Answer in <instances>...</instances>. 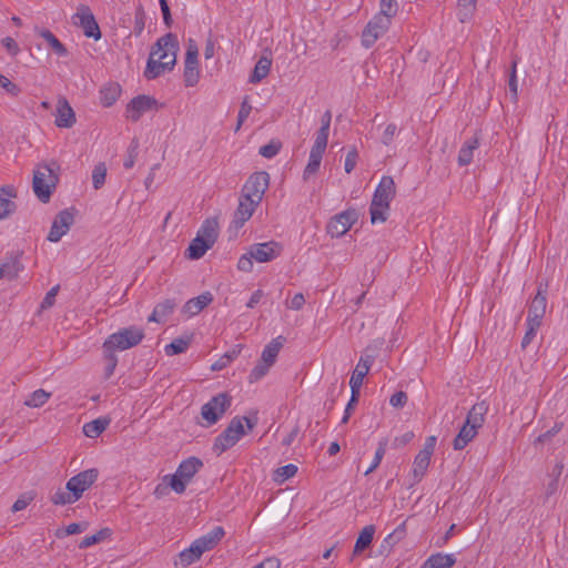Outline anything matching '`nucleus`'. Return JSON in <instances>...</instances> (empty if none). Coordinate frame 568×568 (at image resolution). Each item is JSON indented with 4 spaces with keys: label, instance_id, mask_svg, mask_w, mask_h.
Returning a JSON list of instances; mask_svg holds the SVG:
<instances>
[{
    "label": "nucleus",
    "instance_id": "obj_45",
    "mask_svg": "<svg viewBox=\"0 0 568 568\" xmlns=\"http://www.w3.org/2000/svg\"><path fill=\"white\" fill-rule=\"evenodd\" d=\"M111 529L109 528H102L98 532L87 536L82 539V541L79 545V548L84 549L89 548L95 544H99L105 539H108L111 536Z\"/></svg>",
    "mask_w": 568,
    "mask_h": 568
},
{
    "label": "nucleus",
    "instance_id": "obj_49",
    "mask_svg": "<svg viewBox=\"0 0 568 568\" xmlns=\"http://www.w3.org/2000/svg\"><path fill=\"white\" fill-rule=\"evenodd\" d=\"M106 176V166L104 163H99L92 171V184L95 190L103 186Z\"/></svg>",
    "mask_w": 568,
    "mask_h": 568
},
{
    "label": "nucleus",
    "instance_id": "obj_30",
    "mask_svg": "<svg viewBox=\"0 0 568 568\" xmlns=\"http://www.w3.org/2000/svg\"><path fill=\"white\" fill-rule=\"evenodd\" d=\"M176 307V303L174 300H165L163 302H160L155 305L153 312L149 316V322L154 323H161L163 322L169 315H171Z\"/></svg>",
    "mask_w": 568,
    "mask_h": 568
},
{
    "label": "nucleus",
    "instance_id": "obj_55",
    "mask_svg": "<svg viewBox=\"0 0 568 568\" xmlns=\"http://www.w3.org/2000/svg\"><path fill=\"white\" fill-rule=\"evenodd\" d=\"M526 324H527V331L521 341L523 348H526L531 343V341L534 339V337L537 334V331L541 326V324H539L537 322H527L526 321Z\"/></svg>",
    "mask_w": 568,
    "mask_h": 568
},
{
    "label": "nucleus",
    "instance_id": "obj_61",
    "mask_svg": "<svg viewBox=\"0 0 568 568\" xmlns=\"http://www.w3.org/2000/svg\"><path fill=\"white\" fill-rule=\"evenodd\" d=\"M475 8H476V6L464 4V3L459 4L458 3L457 16H458L459 21L463 22V23L468 21L473 17Z\"/></svg>",
    "mask_w": 568,
    "mask_h": 568
},
{
    "label": "nucleus",
    "instance_id": "obj_25",
    "mask_svg": "<svg viewBox=\"0 0 568 568\" xmlns=\"http://www.w3.org/2000/svg\"><path fill=\"white\" fill-rule=\"evenodd\" d=\"M489 405L481 400L476 403L467 414L465 424L479 429L485 423V416L488 413Z\"/></svg>",
    "mask_w": 568,
    "mask_h": 568
},
{
    "label": "nucleus",
    "instance_id": "obj_5",
    "mask_svg": "<svg viewBox=\"0 0 568 568\" xmlns=\"http://www.w3.org/2000/svg\"><path fill=\"white\" fill-rule=\"evenodd\" d=\"M203 467V462L197 457H189L181 462L175 474L164 476V480H169V485L176 494H183L186 484Z\"/></svg>",
    "mask_w": 568,
    "mask_h": 568
},
{
    "label": "nucleus",
    "instance_id": "obj_31",
    "mask_svg": "<svg viewBox=\"0 0 568 568\" xmlns=\"http://www.w3.org/2000/svg\"><path fill=\"white\" fill-rule=\"evenodd\" d=\"M478 434V429L464 423L463 427L454 438L453 447L455 450L464 449Z\"/></svg>",
    "mask_w": 568,
    "mask_h": 568
},
{
    "label": "nucleus",
    "instance_id": "obj_4",
    "mask_svg": "<svg viewBox=\"0 0 568 568\" xmlns=\"http://www.w3.org/2000/svg\"><path fill=\"white\" fill-rule=\"evenodd\" d=\"M144 338V331L138 326H129L111 334L103 343V352H123L139 345Z\"/></svg>",
    "mask_w": 568,
    "mask_h": 568
},
{
    "label": "nucleus",
    "instance_id": "obj_35",
    "mask_svg": "<svg viewBox=\"0 0 568 568\" xmlns=\"http://www.w3.org/2000/svg\"><path fill=\"white\" fill-rule=\"evenodd\" d=\"M213 245L209 244L201 236H195L187 247V257L191 260L201 258Z\"/></svg>",
    "mask_w": 568,
    "mask_h": 568
},
{
    "label": "nucleus",
    "instance_id": "obj_33",
    "mask_svg": "<svg viewBox=\"0 0 568 568\" xmlns=\"http://www.w3.org/2000/svg\"><path fill=\"white\" fill-rule=\"evenodd\" d=\"M430 459L432 456L422 453H418L415 456L412 470L414 483H419L422 478L425 476L429 467Z\"/></svg>",
    "mask_w": 568,
    "mask_h": 568
},
{
    "label": "nucleus",
    "instance_id": "obj_20",
    "mask_svg": "<svg viewBox=\"0 0 568 568\" xmlns=\"http://www.w3.org/2000/svg\"><path fill=\"white\" fill-rule=\"evenodd\" d=\"M374 362L372 355H362L349 379L351 390L359 393L365 376Z\"/></svg>",
    "mask_w": 568,
    "mask_h": 568
},
{
    "label": "nucleus",
    "instance_id": "obj_28",
    "mask_svg": "<svg viewBox=\"0 0 568 568\" xmlns=\"http://www.w3.org/2000/svg\"><path fill=\"white\" fill-rule=\"evenodd\" d=\"M455 562V555L437 552L428 557L420 568H452Z\"/></svg>",
    "mask_w": 568,
    "mask_h": 568
},
{
    "label": "nucleus",
    "instance_id": "obj_3",
    "mask_svg": "<svg viewBox=\"0 0 568 568\" xmlns=\"http://www.w3.org/2000/svg\"><path fill=\"white\" fill-rule=\"evenodd\" d=\"M395 194L396 187L393 178L384 175L373 194L369 206L371 221L373 224L382 223L387 220L389 205Z\"/></svg>",
    "mask_w": 568,
    "mask_h": 568
},
{
    "label": "nucleus",
    "instance_id": "obj_50",
    "mask_svg": "<svg viewBox=\"0 0 568 568\" xmlns=\"http://www.w3.org/2000/svg\"><path fill=\"white\" fill-rule=\"evenodd\" d=\"M271 367H272L271 364L261 359V362L257 363L256 366L251 371V373L248 375V382L251 384L256 383L257 381L263 378L268 373Z\"/></svg>",
    "mask_w": 568,
    "mask_h": 568
},
{
    "label": "nucleus",
    "instance_id": "obj_59",
    "mask_svg": "<svg viewBox=\"0 0 568 568\" xmlns=\"http://www.w3.org/2000/svg\"><path fill=\"white\" fill-rule=\"evenodd\" d=\"M357 160H358V152H357L356 148H352L347 152L346 158H345L344 169H345L346 173H351L355 169Z\"/></svg>",
    "mask_w": 568,
    "mask_h": 568
},
{
    "label": "nucleus",
    "instance_id": "obj_63",
    "mask_svg": "<svg viewBox=\"0 0 568 568\" xmlns=\"http://www.w3.org/2000/svg\"><path fill=\"white\" fill-rule=\"evenodd\" d=\"M407 399H408L407 394L403 390H399L392 395V397L389 399V404L393 407L402 408L406 405Z\"/></svg>",
    "mask_w": 568,
    "mask_h": 568
},
{
    "label": "nucleus",
    "instance_id": "obj_29",
    "mask_svg": "<svg viewBox=\"0 0 568 568\" xmlns=\"http://www.w3.org/2000/svg\"><path fill=\"white\" fill-rule=\"evenodd\" d=\"M196 236H201V239L209 242V244L214 245L219 236V221L216 217L206 219L200 230L197 231Z\"/></svg>",
    "mask_w": 568,
    "mask_h": 568
},
{
    "label": "nucleus",
    "instance_id": "obj_51",
    "mask_svg": "<svg viewBox=\"0 0 568 568\" xmlns=\"http://www.w3.org/2000/svg\"><path fill=\"white\" fill-rule=\"evenodd\" d=\"M282 148V143L278 140H271L267 144L260 148L258 153L263 158L272 159L276 156Z\"/></svg>",
    "mask_w": 568,
    "mask_h": 568
},
{
    "label": "nucleus",
    "instance_id": "obj_46",
    "mask_svg": "<svg viewBox=\"0 0 568 568\" xmlns=\"http://www.w3.org/2000/svg\"><path fill=\"white\" fill-rule=\"evenodd\" d=\"M51 501L54 505L64 506L77 503L79 499L71 490L58 489L52 496Z\"/></svg>",
    "mask_w": 568,
    "mask_h": 568
},
{
    "label": "nucleus",
    "instance_id": "obj_17",
    "mask_svg": "<svg viewBox=\"0 0 568 568\" xmlns=\"http://www.w3.org/2000/svg\"><path fill=\"white\" fill-rule=\"evenodd\" d=\"M74 222V216L69 210H63L54 217L50 232L48 234V241L57 243L63 235H65L71 225Z\"/></svg>",
    "mask_w": 568,
    "mask_h": 568
},
{
    "label": "nucleus",
    "instance_id": "obj_14",
    "mask_svg": "<svg viewBox=\"0 0 568 568\" xmlns=\"http://www.w3.org/2000/svg\"><path fill=\"white\" fill-rule=\"evenodd\" d=\"M158 101L149 95H138L133 98L126 105L125 116L132 122H138L148 111L155 108Z\"/></svg>",
    "mask_w": 568,
    "mask_h": 568
},
{
    "label": "nucleus",
    "instance_id": "obj_34",
    "mask_svg": "<svg viewBox=\"0 0 568 568\" xmlns=\"http://www.w3.org/2000/svg\"><path fill=\"white\" fill-rule=\"evenodd\" d=\"M120 95H121L120 85L116 83H111L109 85L103 87L100 90V103L104 108H110L118 101Z\"/></svg>",
    "mask_w": 568,
    "mask_h": 568
},
{
    "label": "nucleus",
    "instance_id": "obj_8",
    "mask_svg": "<svg viewBox=\"0 0 568 568\" xmlns=\"http://www.w3.org/2000/svg\"><path fill=\"white\" fill-rule=\"evenodd\" d=\"M183 78L187 88L196 85L200 80L199 47L193 39H189L186 43Z\"/></svg>",
    "mask_w": 568,
    "mask_h": 568
},
{
    "label": "nucleus",
    "instance_id": "obj_23",
    "mask_svg": "<svg viewBox=\"0 0 568 568\" xmlns=\"http://www.w3.org/2000/svg\"><path fill=\"white\" fill-rule=\"evenodd\" d=\"M175 65V58L169 59L168 61H160L150 54L146 67L144 70V77L148 80H153L163 74L166 71H171Z\"/></svg>",
    "mask_w": 568,
    "mask_h": 568
},
{
    "label": "nucleus",
    "instance_id": "obj_19",
    "mask_svg": "<svg viewBox=\"0 0 568 568\" xmlns=\"http://www.w3.org/2000/svg\"><path fill=\"white\" fill-rule=\"evenodd\" d=\"M17 197V189L11 184L0 187V221L9 217L17 210L13 199Z\"/></svg>",
    "mask_w": 568,
    "mask_h": 568
},
{
    "label": "nucleus",
    "instance_id": "obj_27",
    "mask_svg": "<svg viewBox=\"0 0 568 568\" xmlns=\"http://www.w3.org/2000/svg\"><path fill=\"white\" fill-rule=\"evenodd\" d=\"M272 67V59L267 55H262L257 62L255 63V67L248 78V82L252 84L260 83L263 79H265Z\"/></svg>",
    "mask_w": 568,
    "mask_h": 568
},
{
    "label": "nucleus",
    "instance_id": "obj_40",
    "mask_svg": "<svg viewBox=\"0 0 568 568\" xmlns=\"http://www.w3.org/2000/svg\"><path fill=\"white\" fill-rule=\"evenodd\" d=\"M2 271H4V277L9 280H14L18 277L19 273L23 270L22 264L20 263L17 256L8 257L1 264Z\"/></svg>",
    "mask_w": 568,
    "mask_h": 568
},
{
    "label": "nucleus",
    "instance_id": "obj_56",
    "mask_svg": "<svg viewBox=\"0 0 568 568\" xmlns=\"http://www.w3.org/2000/svg\"><path fill=\"white\" fill-rule=\"evenodd\" d=\"M379 7L381 10L378 13L386 14L390 19H393L398 11V3L396 0H381Z\"/></svg>",
    "mask_w": 568,
    "mask_h": 568
},
{
    "label": "nucleus",
    "instance_id": "obj_41",
    "mask_svg": "<svg viewBox=\"0 0 568 568\" xmlns=\"http://www.w3.org/2000/svg\"><path fill=\"white\" fill-rule=\"evenodd\" d=\"M40 36L47 41L54 53H57L59 57H65L68 54V50L64 44L50 30H42Z\"/></svg>",
    "mask_w": 568,
    "mask_h": 568
},
{
    "label": "nucleus",
    "instance_id": "obj_12",
    "mask_svg": "<svg viewBox=\"0 0 568 568\" xmlns=\"http://www.w3.org/2000/svg\"><path fill=\"white\" fill-rule=\"evenodd\" d=\"M358 214L355 210H347L333 216L326 231L332 237H339L344 235L357 221Z\"/></svg>",
    "mask_w": 568,
    "mask_h": 568
},
{
    "label": "nucleus",
    "instance_id": "obj_2",
    "mask_svg": "<svg viewBox=\"0 0 568 568\" xmlns=\"http://www.w3.org/2000/svg\"><path fill=\"white\" fill-rule=\"evenodd\" d=\"M60 166L57 162L38 164L33 171L32 187L42 203H48L59 183Z\"/></svg>",
    "mask_w": 568,
    "mask_h": 568
},
{
    "label": "nucleus",
    "instance_id": "obj_47",
    "mask_svg": "<svg viewBox=\"0 0 568 568\" xmlns=\"http://www.w3.org/2000/svg\"><path fill=\"white\" fill-rule=\"evenodd\" d=\"M517 63H518V60L515 58L511 62L509 79H508V87H509L513 102H517V100H518Z\"/></svg>",
    "mask_w": 568,
    "mask_h": 568
},
{
    "label": "nucleus",
    "instance_id": "obj_60",
    "mask_svg": "<svg viewBox=\"0 0 568 568\" xmlns=\"http://www.w3.org/2000/svg\"><path fill=\"white\" fill-rule=\"evenodd\" d=\"M0 87L12 97H18L21 93V89L2 74H0Z\"/></svg>",
    "mask_w": 568,
    "mask_h": 568
},
{
    "label": "nucleus",
    "instance_id": "obj_32",
    "mask_svg": "<svg viewBox=\"0 0 568 568\" xmlns=\"http://www.w3.org/2000/svg\"><path fill=\"white\" fill-rule=\"evenodd\" d=\"M479 146V140L478 138L474 136L471 139H468L463 146L460 148L458 152L457 162L460 166H466L471 163L474 151L478 149Z\"/></svg>",
    "mask_w": 568,
    "mask_h": 568
},
{
    "label": "nucleus",
    "instance_id": "obj_52",
    "mask_svg": "<svg viewBox=\"0 0 568 568\" xmlns=\"http://www.w3.org/2000/svg\"><path fill=\"white\" fill-rule=\"evenodd\" d=\"M297 473V466L294 464H287L283 467L277 468L275 473V480L278 483H283L290 478H292Z\"/></svg>",
    "mask_w": 568,
    "mask_h": 568
},
{
    "label": "nucleus",
    "instance_id": "obj_48",
    "mask_svg": "<svg viewBox=\"0 0 568 568\" xmlns=\"http://www.w3.org/2000/svg\"><path fill=\"white\" fill-rule=\"evenodd\" d=\"M386 448H387V440L386 439L381 440L378 443L377 449L375 452L374 459H373L371 466L365 471L366 476L369 475L371 473H373L379 466L382 459L384 458V456L386 454Z\"/></svg>",
    "mask_w": 568,
    "mask_h": 568
},
{
    "label": "nucleus",
    "instance_id": "obj_7",
    "mask_svg": "<svg viewBox=\"0 0 568 568\" xmlns=\"http://www.w3.org/2000/svg\"><path fill=\"white\" fill-rule=\"evenodd\" d=\"M392 19L386 14L376 13L362 32V44L371 48L389 29Z\"/></svg>",
    "mask_w": 568,
    "mask_h": 568
},
{
    "label": "nucleus",
    "instance_id": "obj_1",
    "mask_svg": "<svg viewBox=\"0 0 568 568\" xmlns=\"http://www.w3.org/2000/svg\"><path fill=\"white\" fill-rule=\"evenodd\" d=\"M256 420L248 417L235 416L231 419L227 427L215 438L213 452L221 455L235 446L247 432H252Z\"/></svg>",
    "mask_w": 568,
    "mask_h": 568
},
{
    "label": "nucleus",
    "instance_id": "obj_62",
    "mask_svg": "<svg viewBox=\"0 0 568 568\" xmlns=\"http://www.w3.org/2000/svg\"><path fill=\"white\" fill-rule=\"evenodd\" d=\"M253 257L250 254V251H247L246 254H243L239 261H237V268L242 272H252L253 270Z\"/></svg>",
    "mask_w": 568,
    "mask_h": 568
},
{
    "label": "nucleus",
    "instance_id": "obj_58",
    "mask_svg": "<svg viewBox=\"0 0 568 568\" xmlns=\"http://www.w3.org/2000/svg\"><path fill=\"white\" fill-rule=\"evenodd\" d=\"M252 111V105L248 103L247 98H245L240 106L239 114H237V125L236 130L241 128L243 122L248 118L250 113Z\"/></svg>",
    "mask_w": 568,
    "mask_h": 568
},
{
    "label": "nucleus",
    "instance_id": "obj_16",
    "mask_svg": "<svg viewBox=\"0 0 568 568\" xmlns=\"http://www.w3.org/2000/svg\"><path fill=\"white\" fill-rule=\"evenodd\" d=\"M251 256L258 263H267L280 256L282 246L275 241L256 243L248 248Z\"/></svg>",
    "mask_w": 568,
    "mask_h": 568
},
{
    "label": "nucleus",
    "instance_id": "obj_43",
    "mask_svg": "<svg viewBox=\"0 0 568 568\" xmlns=\"http://www.w3.org/2000/svg\"><path fill=\"white\" fill-rule=\"evenodd\" d=\"M203 554L200 552L197 546L193 541L189 548L182 550L179 554L180 561L184 567H187L192 565L193 562L197 561Z\"/></svg>",
    "mask_w": 568,
    "mask_h": 568
},
{
    "label": "nucleus",
    "instance_id": "obj_42",
    "mask_svg": "<svg viewBox=\"0 0 568 568\" xmlns=\"http://www.w3.org/2000/svg\"><path fill=\"white\" fill-rule=\"evenodd\" d=\"M332 121V112L326 110L321 119V128L316 132L315 141L327 144L329 126Z\"/></svg>",
    "mask_w": 568,
    "mask_h": 568
},
{
    "label": "nucleus",
    "instance_id": "obj_38",
    "mask_svg": "<svg viewBox=\"0 0 568 568\" xmlns=\"http://www.w3.org/2000/svg\"><path fill=\"white\" fill-rule=\"evenodd\" d=\"M191 336H182L174 338L170 344L165 346V354L169 356H173L186 352L191 344Z\"/></svg>",
    "mask_w": 568,
    "mask_h": 568
},
{
    "label": "nucleus",
    "instance_id": "obj_53",
    "mask_svg": "<svg viewBox=\"0 0 568 568\" xmlns=\"http://www.w3.org/2000/svg\"><path fill=\"white\" fill-rule=\"evenodd\" d=\"M138 149H139V142L136 140H132L128 148L126 156L123 162V166L126 170H130L134 166V163H135V160H136L138 153H139Z\"/></svg>",
    "mask_w": 568,
    "mask_h": 568
},
{
    "label": "nucleus",
    "instance_id": "obj_21",
    "mask_svg": "<svg viewBox=\"0 0 568 568\" xmlns=\"http://www.w3.org/2000/svg\"><path fill=\"white\" fill-rule=\"evenodd\" d=\"M75 123V113L65 98H59L57 103L54 124L58 128L69 129Z\"/></svg>",
    "mask_w": 568,
    "mask_h": 568
},
{
    "label": "nucleus",
    "instance_id": "obj_18",
    "mask_svg": "<svg viewBox=\"0 0 568 568\" xmlns=\"http://www.w3.org/2000/svg\"><path fill=\"white\" fill-rule=\"evenodd\" d=\"M258 204L260 203L253 202V200H250L241 195L239 206L233 215L232 226L235 230L241 229L245 224V222L251 219Z\"/></svg>",
    "mask_w": 568,
    "mask_h": 568
},
{
    "label": "nucleus",
    "instance_id": "obj_54",
    "mask_svg": "<svg viewBox=\"0 0 568 568\" xmlns=\"http://www.w3.org/2000/svg\"><path fill=\"white\" fill-rule=\"evenodd\" d=\"M406 536V525L405 523H402L394 531L387 535V537L384 539V544H387L388 546H393L399 540H402Z\"/></svg>",
    "mask_w": 568,
    "mask_h": 568
},
{
    "label": "nucleus",
    "instance_id": "obj_15",
    "mask_svg": "<svg viewBox=\"0 0 568 568\" xmlns=\"http://www.w3.org/2000/svg\"><path fill=\"white\" fill-rule=\"evenodd\" d=\"M547 283H539L537 293L528 310L527 322H537L541 324L547 307Z\"/></svg>",
    "mask_w": 568,
    "mask_h": 568
},
{
    "label": "nucleus",
    "instance_id": "obj_6",
    "mask_svg": "<svg viewBox=\"0 0 568 568\" xmlns=\"http://www.w3.org/2000/svg\"><path fill=\"white\" fill-rule=\"evenodd\" d=\"M231 403L232 398L227 393H220L205 403L201 408V415L206 420V426L217 423Z\"/></svg>",
    "mask_w": 568,
    "mask_h": 568
},
{
    "label": "nucleus",
    "instance_id": "obj_10",
    "mask_svg": "<svg viewBox=\"0 0 568 568\" xmlns=\"http://www.w3.org/2000/svg\"><path fill=\"white\" fill-rule=\"evenodd\" d=\"M72 19L74 24L82 28L85 37L93 38L94 40H99L101 38L99 24L89 6L80 4Z\"/></svg>",
    "mask_w": 568,
    "mask_h": 568
},
{
    "label": "nucleus",
    "instance_id": "obj_36",
    "mask_svg": "<svg viewBox=\"0 0 568 568\" xmlns=\"http://www.w3.org/2000/svg\"><path fill=\"white\" fill-rule=\"evenodd\" d=\"M374 534H375V526H373V525L365 526L361 530V532L356 539V542L354 546V554H358V552L365 550L367 547H369V545L373 541Z\"/></svg>",
    "mask_w": 568,
    "mask_h": 568
},
{
    "label": "nucleus",
    "instance_id": "obj_9",
    "mask_svg": "<svg viewBox=\"0 0 568 568\" xmlns=\"http://www.w3.org/2000/svg\"><path fill=\"white\" fill-rule=\"evenodd\" d=\"M270 175L265 171L253 173L245 182L242 194L243 196L261 203L265 191L268 189Z\"/></svg>",
    "mask_w": 568,
    "mask_h": 568
},
{
    "label": "nucleus",
    "instance_id": "obj_26",
    "mask_svg": "<svg viewBox=\"0 0 568 568\" xmlns=\"http://www.w3.org/2000/svg\"><path fill=\"white\" fill-rule=\"evenodd\" d=\"M212 301V294L210 292H205L196 297L189 300L183 306V312L194 316L199 314L204 307H206Z\"/></svg>",
    "mask_w": 568,
    "mask_h": 568
},
{
    "label": "nucleus",
    "instance_id": "obj_37",
    "mask_svg": "<svg viewBox=\"0 0 568 568\" xmlns=\"http://www.w3.org/2000/svg\"><path fill=\"white\" fill-rule=\"evenodd\" d=\"M110 420L105 418H98L83 425V434L89 438L99 437L108 427Z\"/></svg>",
    "mask_w": 568,
    "mask_h": 568
},
{
    "label": "nucleus",
    "instance_id": "obj_44",
    "mask_svg": "<svg viewBox=\"0 0 568 568\" xmlns=\"http://www.w3.org/2000/svg\"><path fill=\"white\" fill-rule=\"evenodd\" d=\"M51 394L40 388L31 393L24 400V405L28 407L38 408L43 406L50 398Z\"/></svg>",
    "mask_w": 568,
    "mask_h": 568
},
{
    "label": "nucleus",
    "instance_id": "obj_11",
    "mask_svg": "<svg viewBox=\"0 0 568 568\" xmlns=\"http://www.w3.org/2000/svg\"><path fill=\"white\" fill-rule=\"evenodd\" d=\"M99 477L97 468L85 469L72 476L65 485V489L71 490L73 495L80 499L85 490H88Z\"/></svg>",
    "mask_w": 568,
    "mask_h": 568
},
{
    "label": "nucleus",
    "instance_id": "obj_39",
    "mask_svg": "<svg viewBox=\"0 0 568 568\" xmlns=\"http://www.w3.org/2000/svg\"><path fill=\"white\" fill-rule=\"evenodd\" d=\"M282 346H283V344L281 342V336L272 339L271 343H268L264 347V349L262 352L261 359L273 365L276 361V357H277Z\"/></svg>",
    "mask_w": 568,
    "mask_h": 568
},
{
    "label": "nucleus",
    "instance_id": "obj_57",
    "mask_svg": "<svg viewBox=\"0 0 568 568\" xmlns=\"http://www.w3.org/2000/svg\"><path fill=\"white\" fill-rule=\"evenodd\" d=\"M34 499L33 493L22 494L12 505V513H18L26 509Z\"/></svg>",
    "mask_w": 568,
    "mask_h": 568
},
{
    "label": "nucleus",
    "instance_id": "obj_13",
    "mask_svg": "<svg viewBox=\"0 0 568 568\" xmlns=\"http://www.w3.org/2000/svg\"><path fill=\"white\" fill-rule=\"evenodd\" d=\"M179 49V42L176 36L173 33H166L159 38L155 44L152 47L151 55L160 61H168L174 57L176 59V51Z\"/></svg>",
    "mask_w": 568,
    "mask_h": 568
},
{
    "label": "nucleus",
    "instance_id": "obj_22",
    "mask_svg": "<svg viewBox=\"0 0 568 568\" xmlns=\"http://www.w3.org/2000/svg\"><path fill=\"white\" fill-rule=\"evenodd\" d=\"M327 144H323L321 142L314 141V144L311 149L308 162L303 172V179L308 180L310 176L317 173L321 166L323 154L326 150Z\"/></svg>",
    "mask_w": 568,
    "mask_h": 568
},
{
    "label": "nucleus",
    "instance_id": "obj_24",
    "mask_svg": "<svg viewBox=\"0 0 568 568\" xmlns=\"http://www.w3.org/2000/svg\"><path fill=\"white\" fill-rule=\"evenodd\" d=\"M225 531L224 528L221 526L214 527L212 530L206 532L205 535L199 537L194 540L195 545L197 546L201 554H204L205 551L212 550L217 546V544L222 540L224 537Z\"/></svg>",
    "mask_w": 568,
    "mask_h": 568
},
{
    "label": "nucleus",
    "instance_id": "obj_64",
    "mask_svg": "<svg viewBox=\"0 0 568 568\" xmlns=\"http://www.w3.org/2000/svg\"><path fill=\"white\" fill-rule=\"evenodd\" d=\"M396 132H397V126H396V124H394V123H389V124L385 128L384 133H383V135H382V139H381L382 143H383L384 145H389V144L393 142V140H394V136H395Z\"/></svg>",
    "mask_w": 568,
    "mask_h": 568
}]
</instances>
